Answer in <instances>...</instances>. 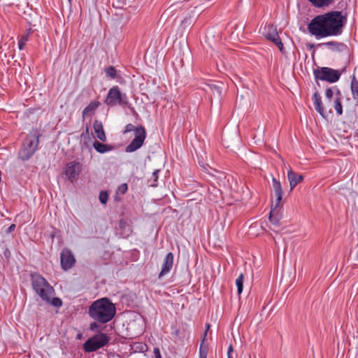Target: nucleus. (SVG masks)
Segmentation results:
<instances>
[{
    "instance_id": "obj_1",
    "label": "nucleus",
    "mask_w": 358,
    "mask_h": 358,
    "mask_svg": "<svg viewBox=\"0 0 358 358\" xmlns=\"http://www.w3.org/2000/svg\"><path fill=\"white\" fill-rule=\"evenodd\" d=\"M347 18L341 11H330L313 17L308 24L309 33L316 38L339 36Z\"/></svg>"
},
{
    "instance_id": "obj_2",
    "label": "nucleus",
    "mask_w": 358,
    "mask_h": 358,
    "mask_svg": "<svg viewBox=\"0 0 358 358\" xmlns=\"http://www.w3.org/2000/svg\"><path fill=\"white\" fill-rule=\"evenodd\" d=\"M30 280L34 291L41 299L55 307H61L62 301L58 297H52L55 294L53 287L38 273H31Z\"/></svg>"
},
{
    "instance_id": "obj_3",
    "label": "nucleus",
    "mask_w": 358,
    "mask_h": 358,
    "mask_svg": "<svg viewBox=\"0 0 358 358\" xmlns=\"http://www.w3.org/2000/svg\"><path fill=\"white\" fill-rule=\"evenodd\" d=\"M88 313L95 321L105 324L113 319L116 308L109 299L105 297L94 301L89 307Z\"/></svg>"
},
{
    "instance_id": "obj_4",
    "label": "nucleus",
    "mask_w": 358,
    "mask_h": 358,
    "mask_svg": "<svg viewBox=\"0 0 358 358\" xmlns=\"http://www.w3.org/2000/svg\"><path fill=\"white\" fill-rule=\"evenodd\" d=\"M134 131L135 137L131 142L126 147L127 152H133L139 149L144 143L146 138V131L144 127L139 125L135 127L132 124L126 125L124 134Z\"/></svg>"
},
{
    "instance_id": "obj_5",
    "label": "nucleus",
    "mask_w": 358,
    "mask_h": 358,
    "mask_svg": "<svg viewBox=\"0 0 358 358\" xmlns=\"http://www.w3.org/2000/svg\"><path fill=\"white\" fill-rule=\"evenodd\" d=\"M39 135L28 136L24 141L23 145L19 151V157L22 160L29 159L37 150L39 143Z\"/></svg>"
},
{
    "instance_id": "obj_6",
    "label": "nucleus",
    "mask_w": 358,
    "mask_h": 358,
    "mask_svg": "<svg viewBox=\"0 0 358 358\" xmlns=\"http://www.w3.org/2000/svg\"><path fill=\"white\" fill-rule=\"evenodd\" d=\"M105 102L106 105L111 107L116 105L125 107L129 104L127 94H122L117 86H114L109 90Z\"/></svg>"
},
{
    "instance_id": "obj_7",
    "label": "nucleus",
    "mask_w": 358,
    "mask_h": 358,
    "mask_svg": "<svg viewBox=\"0 0 358 358\" xmlns=\"http://www.w3.org/2000/svg\"><path fill=\"white\" fill-rule=\"evenodd\" d=\"M313 74L315 79L327 81L331 83L338 81L341 77V73L338 70L329 67L314 69Z\"/></svg>"
},
{
    "instance_id": "obj_8",
    "label": "nucleus",
    "mask_w": 358,
    "mask_h": 358,
    "mask_svg": "<svg viewBox=\"0 0 358 358\" xmlns=\"http://www.w3.org/2000/svg\"><path fill=\"white\" fill-rule=\"evenodd\" d=\"M108 343L107 336L103 334H100L89 338L83 344V348L85 352H92L105 346Z\"/></svg>"
},
{
    "instance_id": "obj_9",
    "label": "nucleus",
    "mask_w": 358,
    "mask_h": 358,
    "mask_svg": "<svg viewBox=\"0 0 358 358\" xmlns=\"http://www.w3.org/2000/svg\"><path fill=\"white\" fill-rule=\"evenodd\" d=\"M83 165L76 161H73L66 164L65 174L69 180L73 182L77 179L82 171Z\"/></svg>"
},
{
    "instance_id": "obj_10",
    "label": "nucleus",
    "mask_w": 358,
    "mask_h": 358,
    "mask_svg": "<svg viewBox=\"0 0 358 358\" xmlns=\"http://www.w3.org/2000/svg\"><path fill=\"white\" fill-rule=\"evenodd\" d=\"M61 266L66 271L73 266L76 262L74 255L72 252L66 248L62 250L60 254Z\"/></svg>"
},
{
    "instance_id": "obj_11",
    "label": "nucleus",
    "mask_w": 358,
    "mask_h": 358,
    "mask_svg": "<svg viewBox=\"0 0 358 358\" xmlns=\"http://www.w3.org/2000/svg\"><path fill=\"white\" fill-rule=\"evenodd\" d=\"M173 255L172 252H169L166 255V257L164 259L162 266V270L159 274L158 278H161L164 275L169 273L173 267Z\"/></svg>"
},
{
    "instance_id": "obj_12",
    "label": "nucleus",
    "mask_w": 358,
    "mask_h": 358,
    "mask_svg": "<svg viewBox=\"0 0 358 358\" xmlns=\"http://www.w3.org/2000/svg\"><path fill=\"white\" fill-rule=\"evenodd\" d=\"M272 182H273V188L274 193H275V195L276 197L275 202L273 203L272 204L274 205V208H277L279 207L280 202L282 201L283 192H282L281 184L279 180H278L275 178H273Z\"/></svg>"
},
{
    "instance_id": "obj_13",
    "label": "nucleus",
    "mask_w": 358,
    "mask_h": 358,
    "mask_svg": "<svg viewBox=\"0 0 358 358\" xmlns=\"http://www.w3.org/2000/svg\"><path fill=\"white\" fill-rule=\"evenodd\" d=\"M287 179L289 182L290 191H292L298 184L303 181V176L289 170L287 173Z\"/></svg>"
},
{
    "instance_id": "obj_14",
    "label": "nucleus",
    "mask_w": 358,
    "mask_h": 358,
    "mask_svg": "<svg viewBox=\"0 0 358 358\" xmlns=\"http://www.w3.org/2000/svg\"><path fill=\"white\" fill-rule=\"evenodd\" d=\"M93 127L96 138H99L102 142L106 141V136L103 129L102 122L99 120H95L93 124Z\"/></svg>"
},
{
    "instance_id": "obj_15",
    "label": "nucleus",
    "mask_w": 358,
    "mask_h": 358,
    "mask_svg": "<svg viewBox=\"0 0 358 358\" xmlns=\"http://www.w3.org/2000/svg\"><path fill=\"white\" fill-rule=\"evenodd\" d=\"M264 35L267 39L271 41L279 36L276 27L271 24H268L264 27Z\"/></svg>"
},
{
    "instance_id": "obj_16",
    "label": "nucleus",
    "mask_w": 358,
    "mask_h": 358,
    "mask_svg": "<svg viewBox=\"0 0 358 358\" xmlns=\"http://www.w3.org/2000/svg\"><path fill=\"white\" fill-rule=\"evenodd\" d=\"M336 94L333 101V106L338 115L343 113V107L341 104L342 94L338 88H335Z\"/></svg>"
},
{
    "instance_id": "obj_17",
    "label": "nucleus",
    "mask_w": 358,
    "mask_h": 358,
    "mask_svg": "<svg viewBox=\"0 0 358 358\" xmlns=\"http://www.w3.org/2000/svg\"><path fill=\"white\" fill-rule=\"evenodd\" d=\"M314 106L315 110L322 116H325V110L323 106L321 96L317 92H315L313 94Z\"/></svg>"
},
{
    "instance_id": "obj_18",
    "label": "nucleus",
    "mask_w": 358,
    "mask_h": 358,
    "mask_svg": "<svg viewBox=\"0 0 358 358\" xmlns=\"http://www.w3.org/2000/svg\"><path fill=\"white\" fill-rule=\"evenodd\" d=\"M93 147L98 152L101 153V154L107 152H110L114 149L113 145L103 144V143L99 142L98 141H95L93 143Z\"/></svg>"
},
{
    "instance_id": "obj_19",
    "label": "nucleus",
    "mask_w": 358,
    "mask_h": 358,
    "mask_svg": "<svg viewBox=\"0 0 358 358\" xmlns=\"http://www.w3.org/2000/svg\"><path fill=\"white\" fill-rule=\"evenodd\" d=\"M222 84H208L206 89V91H210L213 93V96L217 98H220L222 94Z\"/></svg>"
},
{
    "instance_id": "obj_20",
    "label": "nucleus",
    "mask_w": 358,
    "mask_h": 358,
    "mask_svg": "<svg viewBox=\"0 0 358 358\" xmlns=\"http://www.w3.org/2000/svg\"><path fill=\"white\" fill-rule=\"evenodd\" d=\"M100 105L99 101H91L83 110V117L85 118L87 117L90 113L94 112Z\"/></svg>"
},
{
    "instance_id": "obj_21",
    "label": "nucleus",
    "mask_w": 358,
    "mask_h": 358,
    "mask_svg": "<svg viewBox=\"0 0 358 358\" xmlns=\"http://www.w3.org/2000/svg\"><path fill=\"white\" fill-rule=\"evenodd\" d=\"M317 8L327 7L334 3V0H308Z\"/></svg>"
},
{
    "instance_id": "obj_22",
    "label": "nucleus",
    "mask_w": 358,
    "mask_h": 358,
    "mask_svg": "<svg viewBox=\"0 0 358 358\" xmlns=\"http://www.w3.org/2000/svg\"><path fill=\"white\" fill-rule=\"evenodd\" d=\"M351 90L353 98L358 99V80H356L355 76L352 78L351 81Z\"/></svg>"
},
{
    "instance_id": "obj_23",
    "label": "nucleus",
    "mask_w": 358,
    "mask_h": 358,
    "mask_svg": "<svg viewBox=\"0 0 358 358\" xmlns=\"http://www.w3.org/2000/svg\"><path fill=\"white\" fill-rule=\"evenodd\" d=\"M335 88H337V87H332V88L329 87V88L326 89V90H325V96L328 99L329 102H331L332 100L333 101L334 100V96L336 94Z\"/></svg>"
},
{
    "instance_id": "obj_24",
    "label": "nucleus",
    "mask_w": 358,
    "mask_h": 358,
    "mask_svg": "<svg viewBox=\"0 0 358 358\" xmlns=\"http://www.w3.org/2000/svg\"><path fill=\"white\" fill-rule=\"evenodd\" d=\"M104 71H105L106 76L108 78H110L111 79H114L117 77V71L114 66H110L108 67H106L104 69Z\"/></svg>"
},
{
    "instance_id": "obj_25",
    "label": "nucleus",
    "mask_w": 358,
    "mask_h": 358,
    "mask_svg": "<svg viewBox=\"0 0 358 358\" xmlns=\"http://www.w3.org/2000/svg\"><path fill=\"white\" fill-rule=\"evenodd\" d=\"M203 341H201V343L200 345L199 348V358H207L208 355V346L204 344Z\"/></svg>"
},
{
    "instance_id": "obj_26",
    "label": "nucleus",
    "mask_w": 358,
    "mask_h": 358,
    "mask_svg": "<svg viewBox=\"0 0 358 358\" xmlns=\"http://www.w3.org/2000/svg\"><path fill=\"white\" fill-rule=\"evenodd\" d=\"M243 274L241 273L238 278L236 280V285L237 287L238 294H241L243 287Z\"/></svg>"
},
{
    "instance_id": "obj_27",
    "label": "nucleus",
    "mask_w": 358,
    "mask_h": 358,
    "mask_svg": "<svg viewBox=\"0 0 358 358\" xmlns=\"http://www.w3.org/2000/svg\"><path fill=\"white\" fill-rule=\"evenodd\" d=\"M194 23V20L192 17H185L181 22L182 28L185 30L189 29Z\"/></svg>"
},
{
    "instance_id": "obj_28",
    "label": "nucleus",
    "mask_w": 358,
    "mask_h": 358,
    "mask_svg": "<svg viewBox=\"0 0 358 358\" xmlns=\"http://www.w3.org/2000/svg\"><path fill=\"white\" fill-rule=\"evenodd\" d=\"M275 209H276V208H274V205H273V204H271V212H270L268 219H269L270 222H271L272 224H275V225H278V223H279V220H278L276 217H275V216H273V215H272V213H273Z\"/></svg>"
},
{
    "instance_id": "obj_29",
    "label": "nucleus",
    "mask_w": 358,
    "mask_h": 358,
    "mask_svg": "<svg viewBox=\"0 0 358 358\" xmlns=\"http://www.w3.org/2000/svg\"><path fill=\"white\" fill-rule=\"evenodd\" d=\"M99 201L101 203L106 204L108 201V194L106 191H101L99 194Z\"/></svg>"
},
{
    "instance_id": "obj_30",
    "label": "nucleus",
    "mask_w": 358,
    "mask_h": 358,
    "mask_svg": "<svg viewBox=\"0 0 358 358\" xmlns=\"http://www.w3.org/2000/svg\"><path fill=\"white\" fill-rule=\"evenodd\" d=\"M272 42L275 44V45L278 48L280 52L283 51L284 47L280 36H278V38H276L275 40L272 41Z\"/></svg>"
},
{
    "instance_id": "obj_31",
    "label": "nucleus",
    "mask_w": 358,
    "mask_h": 358,
    "mask_svg": "<svg viewBox=\"0 0 358 358\" xmlns=\"http://www.w3.org/2000/svg\"><path fill=\"white\" fill-rule=\"evenodd\" d=\"M324 45L326 46H337V45H342V43H338L335 41H330V42H327V43H324Z\"/></svg>"
},
{
    "instance_id": "obj_32",
    "label": "nucleus",
    "mask_w": 358,
    "mask_h": 358,
    "mask_svg": "<svg viewBox=\"0 0 358 358\" xmlns=\"http://www.w3.org/2000/svg\"><path fill=\"white\" fill-rule=\"evenodd\" d=\"M154 356L155 358H162L161 357V353H160V350L159 348H155L154 349Z\"/></svg>"
},
{
    "instance_id": "obj_33",
    "label": "nucleus",
    "mask_w": 358,
    "mask_h": 358,
    "mask_svg": "<svg viewBox=\"0 0 358 358\" xmlns=\"http://www.w3.org/2000/svg\"><path fill=\"white\" fill-rule=\"evenodd\" d=\"M27 41V37L26 36H23L22 38V39L19 41V48L20 50L22 49L23 48V45H24V42Z\"/></svg>"
},
{
    "instance_id": "obj_34",
    "label": "nucleus",
    "mask_w": 358,
    "mask_h": 358,
    "mask_svg": "<svg viewBox=\"0 0 358 358\" xmlns=\"http://www.w3.org/2000/svg\"><path fill=\"white\" fill-rule=\"evenodd\" d=\"M210 327V324H208V323L206 324V331H205V332L203 334V338L202 341H205L206 338L207 336L208 331L209 330Z\"/></svg>"
},
{
    "instance_id": "obj_35",
    "label": "nucleus",
    "mask_w": 358,
    "mask_h": 358,
    "mask_svg": "<svg viewBox=\"0 0 358 358\" xmlns=\"http://www.w3.org/2000/svg\"><path fill=\"white\" fill-rule=\"evenodd\" d=\"M159 170H155L153 173H152V178H153V181L155 182L157 181V179H158V173H159Z\"/></svg>"
},
{
    "instance_id": "obj_36",
    "label": "nucleus",
    "mask_w": 358,
    "mask_h": 358,
    "mask_svg": "<svg viewBox=\"0 0 358 358\" xmlns=\"http://www.w3.org/2000/svg\"><path fill=\"white\" fill-rule=\"evenodd\" d=\"M99 325L97 324V322H94L90 324V329L92 331L95 330L96 328H98Z\"/></svg>"
},
{
    "instance_id": "obj_37",
    "label": "nucleus",
    "mask_w": 358,
    "mask_h": 358,
    "mask_svg": "<svg viewBox=\"0 0 358 358\" xmlns=\"http://www.w3.org/2000/svg\"><path fill=\"white\" fill-rule=\"evenodd\" d=\"M234 351V348H233V346L231 345H230L228 348V352H227V357L228 358L229 357H232V352Z\"/></svg>"
},
{
    "instance_id": "obj_38",
    "label": "nucleus",
    "mask_w": 358,
    "mask_h": 358,
    "mask_svg": "<svg viewBox=\"0 0 358 358\" xmlns=\"http://www.w3.org/2000/svg\"><path fill=\"white\" fill-rule=\"evenodd\" d=\"M124 5H125L124 0H117L115 6L117 8H122Z\"/></svg>"
},
{
    "instance_id": "obj_39",
    "label": "nucleus",
    "mask_w": 358,
    "mask_h": 358,
    "mask_svg": "<svg viewBox=\"0 0 358 358\" xmlns=\"http://www.w3.org/2000/svg\"><path fill=\"white\" fill-rule=\"evenodd\" d=\"M15 229V224H11L6 230V233H10Z\"/></svg>"
},
{
    "instance_id": "obj_40",
    "label": "nucleus",
    "mask_w": 358,
    "mask_h": 358,
    "mask_svg": "<svg viewBox=\"0 0 358 358\" xmlns=\"http://www.w3.org/2000/svg\"><path fill=\"white\" fill-rule=\"evenodd\" d=\"M169 9L166 10L161 16L160 21L163 20V18H165L166 16L169 15Z\"/></svg>"
},
{
    "instance_id": "obj_41",
    "label": "nucleus",
    "mask_w": 358,
    "mask_h": 358,
    "mask_svg": "<svg viewBox=\"0 0 358 358\" xmlns=\"http://www.w3.org/2000/svg\"><path fill=\"white\" fill-rule=\"evenodd\" d=\"M124 224H125V222L123 220H121L120 221V227L121 228H124Z\"/></svg>"
},
{
    "instance_id": "obj_42",
    "label": "nucleus",
    "mask_w": 358,
    "mask_h": 358,
    "mask_svg": "<svg viewBox=\"0 0 358 358\" xmlns=\"http://www.w3.org/2000/svg\"><path fill=\"white\" fill-rule=\"evenodd\" d=\"M85 132H86V134L89 133V127L87 126L86 127Z\"/></svg>"
},
{
    "instance_id": "obj_43",
    "label": "nucleus",
    "mask_w": 358,
    "mask_h": 358,
    "mask_svg": "<svg viewBox=\"0 0 358 358\" xmlns=\"http://www.w3.org/2000/svg\"><path fill=\"white\" fill-rule=\"evenodd\" d=\"M123 186H124V187H123V189H124L126 190V189H127V184H124V185H123Z\"/></svg>"
},
{
    "instance_id": "obj_44",
    "label": "nucleus",
    "mask_w": 358,
    "mask_h": 358,
    "mask_svg": "<svg viewBox=\"0 0 358 358\" xmlns=\"http://www.w3.org/2000/svg\"><path fill=\"white\" fill-rule=\"evenodd\" d=\"M123 186H124V187H123V189H124L126 190V189H127V184H124V185H123Z\"/></svg>"
},
{
    "instance_id": "obj_45",
    "label": "nucleus",
    "mask_w": 358,
    "mask_h": 358,
    "mask_svg": "<svg viewBox=\"0 0 358 358\" xmlns=\"http://www.w3.org/2000/svg\"><path fill=\"white\" fill-rule=\"evenodd\" d=\"M151 186H152V187H156V186H157V184H155V183H152V184L151 185Z\"/></svg>"
},
{
    "instance_id": "obj_46",
    "label": "nucleus",
    "mask_w": 358,
    "mask_h": 358,
    "mask_svg": "<svg viewBox=\"0 0 358 358\" xmlns=\"http://www.w3.org/2000/svg\"><path fill=\"white\" fill-rule=\"evenodd\" d=\"M69 1H71V0H69Z\"/></svg>"
},
{
    "instance_id": "obj_47",
    "label": "nucleus",
    "mask_w": 358,
    "mask_h": 358,
    "mask_svg": "<svg viewBox=\"0 0 358 358\" xmlns=\"http://www.w3.org/2000/svg\"><path fill=\"white\" fill-rule=\"evenodd\" d=\"M229 358H233V357H229Z\"/></svg>"
}]
</instances>
